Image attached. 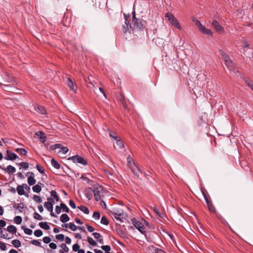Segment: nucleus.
I'll use <instances>...</instances> for the list:
<instances>
[{
	"label": "nucleus",
	"mask_w": 253,
	"mask_h": 253,
	"mask_svg": "<svg viewBox=\"0 0 253 253\" xmlns=\"http://www.w3.org/2000/svg\"><path fill=\"white\" fill-rule=\"evenodd\" d=\"M47 202L49 204H50L51 205L53 206L55 204V202L53 199L51 197H48L47 198Z\"/></svg>",
	"instance_id": "63"
},
{
	"label": "nucleus",
	"mask_w": 253,
	"mask_h": 253,
	"mask_svg": "<svg viewBox=\"0 0 253 253\" xmlns=\"http://www.w3.org/2000/svg\"><path fill=\"white\" fill-rule=\"evenodd\" d=\"M13 207L14 208L18 210L19 212H22V210L24 208V204L23 203H20L17 205V206H14Z\"/></svg>",
	"instance_id": "36"
},
{
	"label": "nucleus",
	"mask_w": 253,
	"mask_h": 253,
	"mask_svg": "<svg viewBox=\"0 0 253 253\" xmlns=\"http://www.w3.org/2000/svg\"><path fill=\"white\" fill-rule=\"evenodd\" d=\"M60 247L62 248L61 250H59V253H68L69 252V248L67 246L66 244L62 243L60 245Z\"/></svg>",
	"instance_id": "27"
},
{
	"label": "nucleus",
	"mask_w": 253,
	"mask_h": 253,
	"mask_svg": "<svg viewBox=\"0 0 253 253\" xmlns=\"http://www.w3.org/2000/svg\"><path fill=\"white\" fill-rule=\"evenodd\" d=\"M211 24L217 32L219 33H223L224 32V28L216 20H213L211 22Z\"/></svg>",
	"instance_id": "8"
},
{
	"label": "nucleus",
	"mask_w": 253,
	"mask_h": 253,
	"mask_svg": "<svg viewBox=\"0 0 253 253\" xmlns=\"http://www.w3.org/2000/svg\"><path fill=\"white\" fill-rule=\"evenodd\" d=\"M154 211L157 213L160 218L164 219L166 217V215L164 213L160 212L158 209L156 207L154 208Z\"/></svg>",
	"instance_id": "34"
},
{
	"label": "nucleus",
	"mask_w": 253,
	"mask_h": 253,
	"mask_svg": "<svg viewBox=\"0 0 253 253\" xmlns=\"http://www.w3.org/2000/svg\"><path fill=\"white\" fill-rule=\"evenodd\" d=\"M91 191L94 193L95 200L96 201L101 200V194H103L104 192L103 189L101 186L96 184L93 186L92 189H90Z\"/></svg>",
	"instance_id": "1"
},
{
	"label": "nucleus",
	"mask_w": 253,
	"mask_h": 253,
	"mask_svg": "<svg viewBox=\"0 0 253 253\" xmlns=\"http://www.w3.org/2000/svg\"><path fill=\"white\" fill-rule=\"evenodd\" d=\"M0 169H2L3 170H4L5 171H6L7 172V173L9 174H13V173H15L16 171V169L14 167H13L11 165L8 166L6 167V168H4V169L2 168L1 167V166L0 165Z\"/></svg>",
	"instance_id": "16"
},
{
	"label": "nucleus",
	"mask_w": 253,
	"mask_h": 253,
	"mask_svg": "<svg viewBox=\"0 0 253 253\" xmlns=\"http://www.w3.org/2000/svg\"><path fill=\"white\" fill-rule=\"evenodd\" d=\"M199 30L203 34L212 36L213 33L211 29L206 28L203 25L199 29Z\"/></svg>",
	"instance_id": "18"
},
{
	"label": "nucleus",
	"mask_w": 253,
	"mask_h": 253,
	"mask_svg": "<svg viewBox=\"0 0 253 253\" xmlns=\"http://www.w3.org/2000/svg\"><path fill=\"white\" fill-rule=\"evenodd\" d=\"M34 218L36 219L41 220L42 219V216L37 212L34 213Z\"/></svg>",
	"instance_id": "57"
},
{
	"label": "nucleus",
	"mask_w": 253,
	"mask_h": 253,
	"mask_svg": "<svg viewBox=\"0 0 253 253\" xmlns=\"http://www.w3.org/2000/svg\"><path fill=\"white\" fill-rule=\"evenodd\" d=\"M116 232L118 235H119L122 237H125V233L123 231V230L120 228H118L116 229Z\"/></svg>",
	"instance_id": "43"
},
{
	"label": "nucleus",
	"mask_w": 253,
	"mask_h": 253,
	"mask_svg": "<svg viewBox=\"0 0 253 253\" xmlns=\"http://www.w3.org/2000/svg\"><path fill=\"white\" fill-rule=\"evenodd\" d=\"M12 244L15 248H19L21 246V242L19 240L15 239L12 241Z\"/></svg>",
	"instance_id": "37"
},
{
	"label": "nucleus",
	"mask_w": 253,
	"mask_h": 253,
	"mask_svg": "<svg viewBox=\"0 0 253 253\" xmlns=\"http://www.w3.org/2000/svg\"><path fill=\"white\" fill-rule=\"evenodd\" d=\"M92 217L96 220H98L100 218V214L98 211H94L93 212Z\"/></svg>",
	"instance_id": "55"
},
{
	"label": "nucleus",
	"mask_w": 253,
	"mask_h": 253,
	"mask_svg": "<svg viewBox=\"0 0 253 253\" xmlns=\"http://www.w3.org/2000/svg\"><path fill=\"white\" fill-rule=\"evenodd\" d=\"M131 25L129 22V21L126 18L125 25L123 26V31L125 33H126V32L128 30L129 28H131Z\"/></svg>",
	"instance_id": "28"
},
{
	"label": "nucleus",
	"mask_w": 253,
	"mask_h": 253,
	"mask_svg": "<svg viewBox=\"0 0 253 253\" xmlns=\"http://www.w3.org/2000/svg\"><path fill=\"white\" fill-rule=\"evenodd\" d=\"M35 108L37 112L43 115L46 113V111L45 108L42 106L37 105L35 107Z\"/></svg>",
	"instance_id": "21"
},
{
	"label": "nucleus",
	"mask_w": 253,
	"mask_h": 253,
	"mask_svg": "<svg viewBox=\"0 0 253 253\" xmlns=\"http://www.w3.org/2000/svg\"><path fill=\"white\" fill-rule=\"evenodd\" d=\"M21 228L24 230V233L26 234L30 235L33 233V231L31 229L26 228L25 226H22Z\"/></svg>",
	"instance_id": "40"
},
{
	"label": "nucleus",
	"mask_w": 253,
	"mask_h": 253,
	"mask_svg": "<svg viewBox=\"0 0 253 253\" xmlns=\"http://www.w3.org/2000/svg\"><path fill=\"white\" fill-rule=\"evenodd\" d=\"M36 168L37 170L40 172L41 173H43L44 172V169L42 166H40L39 165H37L36 166Z\"/></svg>",
	"instance_id": "59"
},
{
	"label": "nucleus",
	"mask_w": 253,
	"mask_h": 253,
	"mask_svg": "<svg viewBox=\"0 0 253 253\" xmlns=\"http://www.w3.org/2000/svg\"><path fill=\"white\" fill-rule=\"evenodd\" d=\"M116 142L114 143V146L116 149H120L124 146L123 141L119 137L115 140Z\"/></svg>",
	"instance_id": "14"
},
{
	"label": "nucleus",
	"mask_w": 253,
	"mask_h": 253,
	"mask_svg": "<svg viewBox=\"0 0 253 253\" xmlns=\"http://www.w3.org/2000/svg\"><path fill=\"white\" fill-rule=\"evenodd\" d=\"M0 83H12V85L16 84L15 79L14 77L10 76L7 72H3L0 78Z\"/></svg>",
	"instance_id": "2"
},
{
	"label": "nucleus",
	"mask_w": 253,
	"mask_h": 253,
	"mask_svg": "<svg viewBox=\"0 0 253 253\" xmlns=\"http://www.w3.org/2000/svg\"><path fill=\"white\" fill-rule=\"evenodd\" d=\"M6 153L7 155L4 157V159L6 160L13 161L18 158V156L16 154L12 152L9 150L6 151Z\"/></svg>",
	"instance_id": "12"
},
{
	"label": "nucleus",
	"mask_w": 253,
	"mask_h": 253,
	"mask_svg": "<svg viewBox=\"0 0 253 253\" xmlns=\"http://www.w3.org/2000/svg\"><path fill=\"white\" fill-rule=\"evenodd\" d=\"M1 85L3 86V89L6 91L14 92L17 89L11 84H2Z\"/></svg>",
	"instance_id": "13"
},
{
	"label": "nucleus",
	"mask_w": 253,
	"mask_h": 253,
	"mask_svg": "<svg viewBox=\"0 0 253 253\" xmlns=\"http://www.w3.org/2000/svg\"><path fill=\"white\" fill-rule=\"evenodd\" d=\"M39 225L41 228L46 230H49L50 228L49 226L46 222H41L39 223Z\"/></svg>",
	"instance_id": "32"
},
{
	"label": "nucleus",
	"mask_w": 253,
	"mask_h": 253,
	"mask_svg": "<svg viewBox=\"0 0 253 253\" xmlns=\"http://www.w3.org/2000/svg\"><path fill=\"white\" fill-rule=\"evenodd\" d=\"M92 188H92L89 187L84 190V195H85L86 198L88 200L91 199L92 198V194L91 193V190L90 189Z\"/></svg>",
	"instance_id": "25"
},
{
	"label": "nucleus",
	"mask_w": 253,
	"mask_h": 253,
	"mask_svg": "<svg viewBox=\"0 0 253 253\" xmlns=\"http://www.w3.org/2000/svg\"><path fill=\"white\" fill-rule=\"evenodd\" d=\"M131 171L137 177H139L140 174L142 172V170H141L137 166H134V167H132L130 168Z\"/></svg>",
	"instance_id": "15"
},
{
	"label": "nucleus",
	"mask_w": 253,
	"mask_h": 253,
	"mask_svg": "<svg viewBox=\"0 0 253 253\" xmlns=\"http://www.w3.org/2000/svg\"><path fill=\"white\" fill-rule=\"evenodd\" d=\"M68 151L69 149L67 147H63L61 148V149L58 152V153L65 154L68 152Z\"/></svg>",
	"instance_id": "52"
},
{
	"label": "nucleus",
	"mask_w": 253,
	"mask_h": 253,
	"mask_svg": "<svg viewBox=\"0 0 253 253\" xmlns=\"http://www.w3.org/2000/svg\"><path fill=\"white\" fill-rule=\"evenodd\" d=\"M148 253H166L164 250L159 249L154 246H150L147 248Z\"/></svg>",
	"instance_id": "10"
},
{
	"label": "nucleus",
	"mask_w": 253,
	"mask_h": 253,
	"mask_svg": "<svg viewBox=\"0 0 253 253\" xmlns=\"http://www.w3.org/2000/svg\"><path fill=\"white\" fill-rule=\"evenodd\" d=\"M132 18L134 27L139 30H143V24L140 19H138L137 18H136L135 11L133 12Z\"/></svg>",
	"instance_id": "5"
},
{
	"label": "nucleus",
	"mask_w": 253,
	"mask_h": 253,
	"mask_svg": "<svg viewBox=\"0 0 253 253\" xmlns=\"http://www.w3.org/2000/svg\"><path fill=\"white\" fill-rule=\"evenodd\" d=\"M69 228L73 231L77 230L78 227L72 222H70L69 224Z\"/></svg>",
	"instance_id": "48"
},
{
	"label": "nucleus",
	"mask_w": 253,
	"mask_h": 253,
	"mask_svg": "<svg viewBox=\"0 0 253 253\" xmlns=\"http://www.w3.org/2000/svg\"><path fill=\"white\" fill-rule=\"evenodd\" d=\"M66 84L71 90H74L76 92L77 88L76 86L74 84V83L71 79L68 78Z\"/></svg>",
	"instance_id": "17"
},
{
	"label": "nucleus",
	"mask_w": 253,
	"mask_h": 253,
	"mask_svg": "<svg viewBox=\"0 0 253 253\" xmlns=\"http://www.w3.org/2000/svg\"><path fill=\"white\" fill-rule=\"evenodd\" d=\"M192 21L193 22L195 23V25L199 28V29H200L203 26V25L201 23L200 21L196 19L195 17H192Z\"/></svg>",
	"instance_id": "39"
},
{
	"label": "nucleus",
	"mask_w": 253,
	"mask_h": 253,
	"mask_svg": "<svg viewBox=\"0 0 253 253\" xmlns=\"http://www.w3.org/2000/svg\"><path fill=\"white\" fill-rule=\"evenodd\" d=\"M225 65L229 70L233 71L234 73L239 72V71L236 68L235 63L231 59L225 62Z\"/></svg>",
	"instance_id": "7"
},
{
	"label": "nucleus",
	"mask_w": 253,
	"mask_h": 253,
	"mask_svg": "<svg viewBox=\"0 0 253 253\" xmlns=\"http://www.w3.org/2000/svg\"><path fill=\"white\" fill-rule=\"evenodd\" d=\"M25 187V188H28V189H30V187L28 186L26 184H23L22 185H19L17 186L16 190L18 192V194L19 195H24L26 197H28L29 195L28 194H25V191H24V187Z\"/></svg>",
	"instance_id": "9"
},
{
	"label": "nucleus",
	"mask_w": 253,
	"mask_h": 253,
	"mask_svg": "<svg viewBox=\"0 0 253 253\" xmlns=\"http://www.w3.org/2000/svg\"><path fill=\"white\" fill-rule=\"evenodd\" d=\"M60 219L62 222L66 223L70 220V218L67 214L64 213L61 215Z\"/></svg>",
	"instance_id": "31"
},
{
	"label": "nucleus",
	"mask_w": 253,
	"mask_h": 253,
	"mask_svg": "<svg viewBox=\"0 0 253 253\" xmlns=\"http://www.w3.org/2000/svg\"><path fill=\"white\" fill-rule=\"evenodd\" d=\"M51 165L56 169H59L60 168V165L59 163L56 161L54 159H52L51 160Z\"/></svg>",
	"instance_id": "33"
},
{
	"label": "nucleus",
	"mask_w": 253,
	"mask_h": 253,
	"mask_svg": "<svg viewBox=\"0 0 253 253\" xmlns=\"http://www.w3.org/2000/svg\"><path fill=\"white\" fill-rule=\"evenodd\" d=\"M61 209L63 210V211H65L66 212H69L70 210L69 208L67 207V206L64 204L61 203L60 204Z\"/></svg>",
	"instance_id": "44"
},
{
	"label": "nucleus",
	"mask_w": 253,
	"mask_h": 253,
	"mask_svg": "<svg viewBox=\"0 0 253 253\" xmlns=\"http://www.w3.org/2000/svg\"><path fill=\"white\" fill-rule=\"evenodd\" d=\"M43 242L45 244H48L50 242L51 239L50 237L48 236H46L43 238L42 239Z\"/></svg>",
	"instance_id": "60"
},
{
	"label": "nucleus",
	"mask_w": 253,
	"mask_h": 253,
	"mask_svg": "<svg viewBox=\"0 0 253 253\" xmlns=\"http://www.w3.org/2000/svg\"><path fill=\"white\" fill-rule=\"evenodd\" d=\"M0 249L2 251H5L6 250V246L4 243L0 242Z\"/></svg>",
	"instance_id": "62"
},
{
	"label": "nucleus",
	"mask_w": 253,
	"mask_h": 253,
	"mask_svg": "<svg viewBox=\"0 0 253 253\" xmlns=\"http://www.w3.org/2000/svg\"><path fill=\"white\" fill-rule=\"evenodd\" d=\"M219 52L220 54L221 55V56H222V58L224 60V63L225 62L227 61V60H229L230 59L229 56L227 54H226L222 49H219Z\"/></svg>",
	"instance_id": "22"
},
{
	"label": "nucleus",
	"mask_w": 253,
	"mask_h": 253,
	"mask_svg": "<svg viewBox=\"0 0 253 253\" xmlns=\"http://www.w3.org/2000/svg\"><path fill=\"white\" fill-rule=\"evenodd\" d=\"M42 231L40 229L36 230L34 231V235L35 236L37 237H40L42 236Z\"/></svg>",
	"instance_id": "47"
},
{
	"label": "nucleus",
	"mask_w": 253,
	"mask_h": 253,
	"mask_svg": "<svg viewBox=\"0 0 253 253\" xmlns=\"http://www.w3.org/2000/svg\"><path fill=\"white\" fill-rule=\"evenodd\" d=\"M165 16L168 18L169 21L172 26H174L175 28L179 30L181 29V27L179 25L178 20L176 19L173 14L171 13L168 12L166 14Z\"/></svg>",
	"instance_id": "3"
},
{
	"label": "nucleus",
	"mask_w": 253,
	"mask_h": 253,
	"mask_svg": "<svg viewBox=\"0 0 253 253\" xmlns=\"http://www.w3.org/2000/svg\"><path fill=\"white\" fill-rule=\"evenodd\" d=\"M6 230L8 232L12 234H15L17 232V228L14 225L8 226Z\"/></svg>",
	"instance_id": "30"
},
{
	"label": "nucleus",
	"mask_w": 253,
	"mask_h": 253,
	"mask_svg": "<svg viewBox=\"0 0 253 253\" xmlns=\"http://www.w3.org/2000/svg\"><path fill=\"white\" fill-rule=\"evenodd\" d=\"M33 199L37 203H41L42 202V199L41 197L39 196L34 195L33 196Z\"/></svg>",
	"instance_id": "50"
},
{
	"label": "nucleus",
	"mask_w": 253,
	"mask_h": 253,
	"mask_svg": "<svg viewBox=\"0 0 253 253\" xmlns=\"http://www.w3.org/2000/svg\"><path fill=\"white\" fill-rule=\"evenodd\" d=\"M44 206L48 211L53 210V206L51 205L47 202L44 203Z\"/></svg>",
	"instance_id": "46"
},
{
	"label": "nucleus",
	"mask_w": 253,
	"mask_h": 253,
	"mask_svg": "<svg viewBox=\"0 0 253 253\" xmlns=\"http://www.w3.org/2000/svg\"><path fill=\"white\" fill-rule=\"evenodd\" d=\"M71 22L70 18H68L67 17L64 16L62 21V24L65 27H69Z\"/></svg>",
	"instance_id": "29"
},
{
	"label": "nucleus",
	"mask_w": 253,
	"mask_h": 253,
	"mask_svg": "<svg viewBox=\"0 0 253 253\" xmlns=\"http://www.w3.org/2000/svg\"><path fill=\"white\" fill-rule=\"evenodd\" d=\"M14 222L17 224H20L21 223L22 219V217L20 216H16L14 217Z\"/></svg>",
	"instance_id": "45"
},
{
	"label": "nucleus",
	"mask_w": 253,
	"mask_h": 253,
	"mask_svg": "<svg viewBox=\"0 0 253 253\" xmlns=\"http://www.w3.org/2000/svg\"><path fill=\"white\" fill-rule=\"evenodd\" d=\"M102 250L105 251V253L108 251H110L111 247L108 245H103L101 247Z\"/></svg>",
	"instance_id": "54"
},
{
	"label": "nucleus",
	"mask_w": 253,
	"mask_h": 253,
	"mask_svg": "<svg viewBox=\"0 0 253 253\" xmlns=\"http://www.w3.org/2000/svg\"><path fill=\"white\" fill-rule=\"evenodd\" d=\"M132 221L133 225L136 229H137L142 234H145V228L141 222L136 220L135 218L132 219Z\"/></svg>",
	"instance_id": "6"
},
{
	"label": "nucleus",
	"mask_w": 253,
	"mask_h": 253,
	"mask_svg": "<svg viewBox=\"0 0 253 253\" xmlns=\"http://www.w3.org/2000/svg\"><path fill=\"white\" fill-rule=\"evenodd\" d=\"M41 185H43V184L41 182H39L37 184L33 186V187H32L33 191L34 192H36L37 193H40L42 190Z\"/></svg>",
	"instance_id": "20"
},
{
	"label": "nucleus",
	"mask_w": 253,
	"mask_h": 253,
	"mask_svg": "<svg viewBox=\"0 0 253 253\" xmlns=\"http://www.w3.org/2000/svg\"><path fill=\"white\" fill-rule=\"evenodd\" d=\"M88 243L92 246H96V242L90 237H88L87 238Z\"/></svg>",
	"instance_id": "42"
},
{
	"label": "nucleus",
	"mask_w": 253,
	"mask_h": 253,
	"mask_svg": "<svg viewBox=\"0 0 253 253\" xmlns=\"http://www.w3.org/2000/svg\"><path fill=\"white\" fill-rule=\"evenodd\" d=\"M72 248H73V251L75 252H77L80 250V245L77 243L73 245Z\"/></svg>",
	"instance_id": "58"
},
{
	"label": "nucleus",
	"mask_w": 253,
	"mask_h": 253,
	"mask_svg": "<svg viewBox=\"0 0 253 253\" xmlns=\"http://www.w3.org/2000/svg\"><path fill=\"white\" fill-rule=\"evenodd\" d=\"M15 151L21 155H24L25 156L27 155V151L25 149L18 148L15 149Z\"/></svg>",
	"instance_id": "24"
},
{
	"label": "nucleus",
	"mask_w": 253,
	"mask_h": 253,
	"mask_svg": "<svg viewBox=\"0 0 253 253\" xmlns=\"http://www.w3.org/2000/svg\"><path fill=\"white\" fill-rule=\"evenodd\" d=\"M36 135H37L38 137L41 140L42 142H44L45 141L46 137L44 132L42 131H39L36 132Z\"/></svg>",
	"instance_id": "19"
},
{
	"label": "nucleus",
	"mask_w": 253,
	"mask_h": 253,
	"mask_svg": "<svg viewBox=\"0 0 253 253\" xmlns=\"http://www.w3.org/2000/svg\"><path fill=\"white\" fill-rule=\"evenodd\" d=\"M100 222L101 224L107 225L109 224V221L105 216H103L101 219Z\"/></svg>",
	"instance_id": "41"
},
{
	"label": "nucleus",
	"mask_w": 253,
	"mask_h": 253,
	"mask_svg": "<svg viewBox=\"0 0 253 253\" xmlns=\"http://www.w3.org/2000/svg\"><path fill=\"white\" fill-rule=\"evenodd\" d=\"M55 238L57 240L62 241L64 239V235L62 234L56 235Z\"/></svg>",
	"instance_id": "56"
},
{
	"label": "nucleus",
	"mask_w": 253,
	"mask_h": 253,
	"mask_svg": "<svg viewBox=\"0 0 253 253\" xmlns=\"http://www.w3.org/2000/svg\"><path fill=\"white\" fill-rule=\"evenodd\" d=\"M68 160H72L74 163H78L82 164L84 166H86L87 164V161L83 157L77 155L72 157H69L68 159Z\"/></svg>",
	"instance_id": "4"
},
{
	"label": "nucleus",
	"mask_w": 253,
	"mask_h": 253,
	"mask_svg": "<svg viewBox=\"0 0 253 253\" xmlns=\"http://www.w3.org/2000/svg\"><path fill=\"white\" fill-rule=\"evenodd\" d=\"M30 244H32V245H34L36 246L42 247V246H41V243L39 241H38L37 240H32L30 242Z\"/></svg>",
	"instance_id": "49"
},
{
	"label": "nucleus",
	"mask_w": 253,
	"mask_h": 253,
	"mask_svg": "<svg viewBox=\"0 0 253 253\" xmlns=\"http://www.w3.org/2000/svg\"><path fill=\"white\" fill-rule=\"evenodd\" d=\"M50 195L53 197V199H54L57 202L60 200L59 198L55 191L52 190L50 192Z\"/></svg>",
	"instance_id": "38"
},
{
	"label": "nucleus",
	"mask_w": 253,
	"mask_h": 253,
	"mask_svg": "<svg viewBox=\"0 0 253 253\" xmlns=\"http://www.w3.org/2000/svg\"><path fill=\"white\" fill-rule=\"evenodd\" d=\"M49 248L52 250H55L57 248V245L54 243H50L49 244Z\"/></svg>",
	"instance_id": "64"
},
{
	"label": "nucleus",
	"mask_w": 253,
	"mask_h": 253,
	"mask_svg": "<svg viewBox=\"0 0 253 253\" xmlns=\"http://www.w3.org/2000/svg\"><path fill=\"white\" fill-rule=\"evenodd\" d=\"M208 207L209 211L212 213H214L215 211V209L213 206L212 203L209 200L208 202H206Z\"/></svg>",
	"instance_id": "26"
},
{
	"label": "nucleus",
	"mask_w": 253,
	"mask_h": 253,
	"mask_svg": "<svg viewBox=\"0 0 253 253\" xmlns=\"http://www.w3.org/2000/svg\"><path fill=\"white\" fill-rule=\"evenodd\" d=\"M78 208L79 209H80L81 211H82L85 214H88L89 213V211L88 209L84 206L81 205L79 207H78Z\"/></svg>",
	"instance_id": "35"
},
{
	"label": "nucleus",
	"mask_w": 253,
	"mask_h": 253,
	"mask_svg": "<svg viewBox=\"0 0 253 253\" xmlns=\"http://www.w3.org/2000/svg\"><path fill=\"white\" fill-rule=\"evenodd\" d=\"M109 135L111 137L113 138L115 140L117 139L119 137H118L117 133L115 132L111 131L109 133Z\"/></svg>",
	"instance_id": "53"
},
{
	"label": "nucleus",
	"mask_w": 253,
	"mask_h": 253,
	"mask_svg": "<svg viewBox=\"0 0 253 253\" xmlns=\"http://www.w3.org/2000/svg\"><path fill=\"white\" fill-rule=\"evenodd\" d=\"M26 175H29L27 179L28 184L30 186L34 185L36 182V179L34 177V173L32 172H28L27 173V174H26Z\"/></svg>",
	"instance_id": "11"
},
{
	"label": "nucleus",
	"mask_w": 253,
	"mask_h": 253,
	"mask_svg": "<svg viewBox=\"0 0 253 253\" xmlns=\"http://www.w3.org/2000/svg\"><path fill=\"white\" fill-rule=\"evenodd\" d=\"M246 84L253 91V82L249 78L244 77L243 78Z\"/></svg>",
	"instance_id": "23"
},
{
	"label": "nucleus",
	"mask_w": 253,
	"mask_h": 253,
	"mask_svg": "<svg viewBox=\"0 0 253 253\" xmlns=\"http://www.w3.org/2000/svg\"><path fill=\"white\" fill-rule=\"evenodd\" d=\"M19 165L25 169H28L29 168V164L26 162H21L19 164Z\"/></svg>",
	"instance_id": "51"
},
{
	"label": "nucleus",
	"mask_w": 253,
	"mask_h": 253,
	"mask_svg": "<svg viewBox=\"0 0 253 253\" xmlns=\"http://www.w3.org/2000/svg\"><path fill=\"white\" fill-rule=\"evenodd\" d=\"M92 235L94 236V238L96 239H99L100 238L102 237V236L98 233L93 232L92 233Z\"/></svg>",
	"instance_id": "61"
}]
</instances>
